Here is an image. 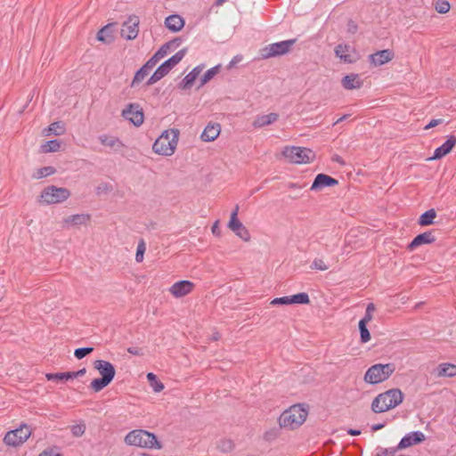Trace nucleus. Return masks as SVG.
<instances>
[{"mask_svg": "<svg viewBox=\"0 0 456 456\" xmlns=\"http://www.w3.org/2000/svg\"><path fill=\"white\" fill-rule=\"evenodd\" d=\"M127 352L133 355L142 356L143 354L142 349L136 346H130L127 348Z\"/></svg>", "mask_w": 456, "mask_h": 456, "instance_id": "54", "label": "nucleus"}, {"mask_svg": "<svg viewBox=\"0 0 456 456\" xmlns=\"http://www.w3.org/2000/svg\"><path fill=\"white\" fill-rule=\"evenodd\" d=\"M279 118L277 113H269L266 115L258 116L253 122L255 127H263L275 122Z\"/></svg>", "mask_w": 456, "mask_h": 456, "instance_id": "31", "label": "nucleus"}, {"mask_svg": "<svg viewBox=\"0 0 456 456\" xmlns=\"http://www.w3.org/2000/svg\"><path fill=\"white\" fill-rule=\"evenodd\" d=\"M170 43H166L163 45L160 46V48L151 57L155 63H158L162 58H164L168 52Z\"/></svg>", "mask_w": 456, "mask_h": 456, "instance_id": "42", "label": "nucleus"}, {"mask_svg": "<svg viewBox=\"0 0 456 456\" xmlns=\"http://www.w3.org/2000/svg\"><path fill=\"white\" fill-rule=\"evenodd\" d=\"M385 398H388V404L383 409H393L403 401V394L399 388H392L385 392Z\"/></svg>", "mask_w": 456, "mask_h": 456, "instance_id": "22", "label": "nucleus"}, {"mask_svg": "<svg viewBox=\"0 0 456 456\" xmlns=\"http://www.w3.org/2000/svg\"><path fill=\"white\" fill-rule=\"evenodd\" d=\"M93 364L94 368L99 371L101 378H105L112 382L116 375V370L111 362L104 360H95Z\"/></svg>", "mask_w": 456, "mask_h": 456, "instance_id": "13", "label": "nucleus"}, {"mask_svg": "<svg viewBox=\"0 0 456 456\" xmlns=\"http://www.w3.org/2000/svg\"><path fill=\"white\" fill-rule=\"evenodd\" d=\"M271 305H291L289 297H275L272 300Z\"/></svg>", "mask_w": 456, "mask_h": 456, "instance_id": "52", "label": "nucleus"}, {"mask_svg": "<svg viewBox=\"0 0 456 456\" xmlns=\"http://www.w3.org/2000/svg\"><path fill=\"white\" fill-rule=\"evenodd\" d=\"M147 379L154 392L159 393L164 389V384L158 379V377L154 373L149 372L147 374Z\"/></svg>", "mask_w": 456, "mask_h": 456, "instance_id": "35", "label": "nucleus"}, {"mask_svg": "<svg viewBox=\"0 0 456 456\" xmlns=\"http://www.w3.org/2000/svg\"><path fill=\"white\" fill-rule=\"evenodd\" d=\"M38 456H61L58 452H54L53 450H45L41 452Z\"/></svg>", "mask_w": 456, "mask_h": 456, "instance_id": "59", "label": "nucleus"}, {"mask_svg": "<svg viewBox=\"0 0 456 456\" xmlns=\"http://www.w3.org/2000/svg\"><path fill=\"white\" fill-rule=\"evenodd\" d=\"M96 38L102 43L110 44L114 40L110 25H106L101 28L97 32Z\"/></svg>", "mask_w": 456, "mask_h": 456, "instance_id": "32", "label": "nucleus"}, {"mask_svg": "<svg viewBox=\"0 0 456 456\" xmlns=\"http://www.w3.org/2000/svg\"><path fill=\"white\" fill-rule=\"evenodd\" d=\"M386 426V422L378 423L371 426V431L376 432L382 429Z\"/></svg>", "mask_w": 456, "mask_h": 456, "instance_id": "61", "label": "nucleus"}, {"mask_svg": "<svg viewBox=\"0 0 456 456\" xmlns=\"http://www.w3.org/2000/svg\"><path fill=\"white\" fill-rule=\"evenodd\" d=\"M426 436L421 431H412L401 439L399 444L396 445V449L402 450L414 444H419L424 442Z\"/></svg>", "mask_w": 456, "mask_h": 456, "instance_id": "15", "label": "nucleus"}, {"mask_svg": "<svg viewBox=\"0 0 456 456\" xmlns=\"http://www.w3.org/2000/svg\"><path fill=\"white\" fill-rule=\"evenodd\" d=\"M371 320H372V314L365 312L363 318H362L359 322H363L365 324H368Z\"/></svg>", "mask_w": 456, "mask_h": 456, "instance_id": "60", "label": "nucleus"}, {"mask_svg": "<svg viewBox=\"0 0 456 456\" xmlns=\"http://www.w3.org/2000/svg\"><path fill=\"white\" fill-rule=\"evenodd\" d=\"M157 63L150 58L134 74L130 86L134 87L141 83L144 77L149 74L150 70L156 66Z\"/></svg>", "mask_w": 456, "mask_h": 456, "instance_id": "21", "label": "nucleus"}, {"mask_svg": "<svg viewBox=\"0 0 456 456\" xmlns=\"http://www.w3.org/2000/svg\"><path fill=\"white\" fill-rule=\"evenodd\" d=\"M94 351V347H79L75 349L74 355L77 359L81 360Z\"/></svg>", "mask_w": 456, "mask_h": 456, "instance_id": "47", "label": "nucleus"}, {"mask_svg": "<svg viewBox=\"0 0 456 456\" xmlns=\"http://www.w3.org/2000/svg\"><path fill=\"white\" fill-rule=\"evenodd\" d=\"M110 383H111V381L106 379L105 378H98V379H93V381L90 384V387L94 390V392L97 393V392L102 391L103 388H105Z\"/></svg>", "mask_w": 456, "mask_h": 456, "instance_id": "36", "label": "nucleus"}, {"mask_svg": "<svg viewBox=\"0 0 456 456\" xmlns=\"http://www.w3.org/2000/svg\"><path fill=\"white\" fill-rule=\"evenodd\" d=\"M56 172L55 167L48 166L38 168L32 175L35 179H41L53 175Z\"/></svg>", "mask_w": 456, "mask_h": 456, "instance_id": "38", "label": "nucleus"}, {"mask_svg": "<svg viewBox=\"0 0 456 456\" xmlns=\"http://www.w3.org/2000/svg\"><path fill=\"white\" fill-rule=\"evenodd\" d=\"M179 134L180 131L177 128L164 131L154 142L153 151L162 156L173 155L177 147Z\"/></svg>", "mask_w": 456, "mask_h": 456, "instance_id": "2", "label": "nucleus"}, {"mask_svg": "<svg viewBox=\"0 0 456 456\" xmlns=\"http://www.w3.org/2000/svg\"><path fill=\"white\" fill-rule=\"evenodd\" d=\"M40 197L48 205L58 204L68 200L70 197V191L64 187L50 185L42 191Z\"/></svg>", "mask_w": 456, "mask_h": 456, "instance_id": "7", "label": "nucleus"}, {"mask_svg": "<svg viewBox=\"0 0 456 456\" xmlns=\"http://www.w3.org/2000/svg\"><path fill=\"white\" fill-rule=\"evenodd\" d=\"M338 184V181L332 176L326 175V174H318L312 185L310 190L311 191H319L325 187H333Z\"/></svg>", "mask_w": 456, "mask_h": 456, "instance_id": "16", "label": "nucleus"}, {"mask_svg": "<svg viewBox=\"0 0 456 456\" xmlns=\"http://www.w3.org/2000/svg\"><path fill=\"white\" fill-rule=\"evenodd\" d=\"M296 39H289L278 43L270 44L260 49L259 54L262 60L278 57L288 53L295 45Z\"/></svg>", "mask_w": 456, "mask_h": 456, "instance_id": "6", "label": "nucleus"}, {"mask_svg": "<svg viewBox=\"0 0 456 456\" xmlns=\"http://www.w3.org/2000/svg\"><path fill=\"white\" fill-rule=\"evenodd\" d=\"M98 139L102 145L109 146L116 151L125 146L124 143L118 137L102 134L99 136Z\"/></svg>", "mask_w": 456, "mask_h": 456, "instance_id": "30", "label": "nucleus"}, {"mask_svg": "<svg viewBox=\"0 0 456 456\" xmlns=\"http://www.w3.org/2000/svg\"><path fill=\"white\" fill-rule=\"evenodd\" d=\"M433 231H428L423 233L418 234L408 245L407 249L410 251L414 250L416 248L424 245L431 244L436 241V237Z\"/></svg>", "mask_w": 456, "mask_h": 456, "instance_id": "20", "label": "nucleus"}, {"mask_svg": "<svg viewBox=\"0 0 456 456\" xmlns=\"http://www.w3.org/2000/svg\"><path fill=\"white\" fill-rule=\"evenodd\" d=\"M290 304L307 305L310 303L309 296L305 292H300L289 296Z\"/></svg>", "mask_w": 456, "mask_h": 456, "instance_id": "39", "label": "nucleus"}, {"mask_svg": "<svg viewBox=\"0 0 456 456\" xmlns=\"http://www.w3.org/2000/svg\"><path fill=\"white\" fill-rule=\"evenodd\" d=\"M239 206L236 205L235 208L231 214L228 227L244 241H249L250 233L243 224L238 219Z\"/></svg>", "mask_w": 456, "mask_h": 456, "instance_id": "9", "label": "nucleus"}, {"mask_svg": "<svg viewBox=\"0 0 456 456\" xmlns=\"http://www.w3.org/2000/svg\"><path fill=\"white\" fill-rule=\"evenodd\" d=\"M436 373L437 377L453 378L456 376V364L449 362L440 363L436 369Z\"/></svg>", "mask_w": 456, "mask_h": 456, "instance_id": "27", "label": "nucleus"}, {"mask_svg": "<svg viewBox=\"0 0 456 456\" xmlns=\"http://www.w3.org/2000/svg\"><path fill=\"white\" fill-rule=\"evenodd\" d=\"M122 116L135 126H140L143 123V110L138 103H129L126 108L123 110Z\"/></svg>", "mask_w": 456, "mask_h": 456, "instance_id": "12", "label": "nucleus"}, {"mask_svg": "<svg viewBox=\"0 0 456 456\" xmlns=\"http://www.w3.org/2000/svg\"><path fill=\"white\" fill-rule=\"evenodd\" d=\"M202 71V67H195L190 73H188L184 78L178 84V88L182 90L190 89L193 86L196 78Z\"/></svg>", "mask_w": 456, "mask_h": 456, "instance_id": "26", "label": "nucleus"}, {"mask_svg": "<svg viewBox=\"0 0 456 456\" xmlns=\"http://www.w3.org/2000/svg\"><path fill=\"white\" fill-rule=\"evenodd\" d=\"M91 220L89 214H76L64 218L63 223L77 226L81 224H86Z\"/></svg>", "mask_w": 456, "mask_h": 456, "instance_id": "28", "label": "nucleus"}, {"mask_svg": "<svg viewBox=\"0 0 456 456\" xmlns=\"http://www.w3.org/2000/svg\"><path fill=\"white\" fill-rule=\"evenodd\" d=\"M282 155L295 164H307L315 159L314 151L309 148L297 146H286L282 151Z\"/></svg>", "mask_w": 456, "mask_h": 456, "instance_id": "5", "label": "nucleus"}, {"mask_svg": "<svg viewBox=\"0 0 456 456\" xmlns=\"http://www.w3.org/2000/svg\"><path fill=\"white\" fill-rule=\"evenodd\" d=\"M194 284L190 281H180L174 283L169 289L170 293L175 297H182L192 291Z\"/></svg>", "mask_w": 456, "mask_h": 456, "instance_id": "18", "label": "nucleus"}, {"mask_svg": "<svg viewBox=\"0 0 456 456\" xmlns=\"http://www.w3.org/2000/svg\"><path fill=\"white\" fill-rule=\"evenodd\" d=\"M307 411L300 404H295L285 410L279 417L280 428L294 430L299 428L306 419Z\"/></svg>", "mask_w": 456, "mask_h": 456, "instance_id": "1", "label": "nucleus"}, {"mask_svg": "<svg viewBox=\"0 0 456 456\" xmlns=\"http://www.w3.org/2000/svg\"><path fill=\"white\" fill-rule=\"evenodd\" d=\"M221 132V126L218 123L208 124L203 130L200 138L203 142H213Z\"/></svg>", "mask_w": 456, "mask_h": 456, "instance_id": "25", "label": "nucleus"}, {"mask_svg": "<svg viewBox=\"0 0 456 456\" xmlns=\"http://www.w3.org/2000/svg\"><path fill=\"white\" fill-rule=\"evenodd\" d=\"M186 52V48L179 50L176 53H175L169 59L165 61L158 68H159L160 70L167 76L169 73V71L183 60Z\"/></svg>", "mask_w": 456, "mask_h": 456, "instance_id": "19", "label": "nucleus"}, {"mask_svg": "<svg viewBox=\"0 0 456 456\" xmlns=\"http://www.w3.org/2000/svg\"><path fill=\"white\" fill-rule=\"evenodd\" d=\"M211 231H212V233L217 237H219L221 235V231L219 229V221L216 220L213 225H212V228H211Z\"/></svg>", "mask_w": 456, "mask_h": 456, "instance_id": "56", "label": "nucleus"}, {"mask_svg": "<svg viewBox=\"0 0 456 456\" xmlns=\"http://www.w3.org/2000/svg\"><path fill=\"white\" fill-rule=\"evenodd\" d=\"M455 145L456 136L453 134L448 135L446 141L440 147L435 150L434 155L431 158H428V160L441 159L442 158L448 155Z\"/></svg>", "mask_w": 456, "mask_h": 456, "instance_id": "14", "label": "nucleus"}, {"mask_svg": "<svg viewBox=\"0 0 456 456\" xmlns=\"http://www.w3.org/2000/svg\"><path fill=\"white\" fill-rule=\"evenodd\" d=\"M341 84L345 89L353 90L361 88L363 85V81L360 78L358 74L351 73L342 78Z\"/></svg>", "mask_w": 456, "mask_h": 456, "instance_id": "23", "label": "nucleus"}, {"mask_svg": "<svg viewBox=\"0 0 456 456\" xmlns=\"http://www.w3.org/2000/svg\"><path fill=\"white\" fill-rule=\"evenodd\" d=\"M436 217V211L434 208H430L420 215L418 224L420 226H428L434 224V220Z\"/></svg>", "mask_w": 456, "mask_h": 456, "instance_id": "33", "label": "nucleus"}, {"mask_svg": "<svg viewBox=\"0 0 456 456\" xmlns=\"http://www.w3.org/2000/svg\"><path fill=\"white\" fill-rule=\"evenodd\" d=\"M167 43H170L169 49L171 50L172 48L178 47L181 45L182 38L181 37H175L173 40L168 41Z\"/></svg>", "mask_w": 456, "mask_h": 456, "instance_id": "57", "label": "nucleus"}, {"mask_svg": "<svg viewBox=\"0 0 456 456\" xmlns=\"http://www.w3.org/2000/svg\"><path fill=\"white\" fill-rule=\"evenodd\" d=\"M60 148H61V142L58 140H51V141L45 142L41 146V151L44 153L56 152L60 150Z\"/></svg>", "mask_w": 456, "mask_h": 456, "instance_id": "37", "label": "nucleus"}, {"mask_svg": "<svg viewBox=\"0 0 456 456\" xmlns=\"http://www.w3.org/2000/svg\"><path fill=\"white\" fill-rule=\"evenodd\" d=\"M140 19L137 15H129L124 21L121 29V37L126 40H133L137 37L139 33Z\"/></svg>", "mask_w": 456, "mask_h": 456, "instance_id": "11", "label": "nucleus"}, {"mask_svg": "<svg viewBox=\"0 0 456 456\" xmlns=\"http://www.w3.org/2000/svg\"><path fill=\"white\" fill-rule=\"evenodd\" d=\"M332 160L335 161V162H338L341 165H344L345 164V161L344 159H342V157H340L339 155H334L332 157Z\"/></svg>", "mask_w": 456, "mask_h": 456, "instance_id": "64", "label": "nucleus"}, {"mask_svg": "<svg viewBox=\"0 0 456 456\" xmlns=\"http://www.w3.org/2000/svg\"><path fill=\"white\" fill-rule=\"evenodd\" d=\"M395 57V53L390 49L378 51L369 56L370 62L375 67L384 65Z\"/></svg>", "mask_w": 456, "mask_h": 456, "instance_id": "17", "label": "nucleus"}, {"mask_svg": "<svg viewBox=\"0 0 456 456\" xmlns=\"http://www.w3.org/2000/svg\"><path fill=\"white\" fill-rule=\"evenodd\" d=\"M221 65H216L208 69L200 79V86H204L210 81L220 70Z\"/></svg>", "mask_w": 456, "mask_h": 456, "instance_id": "41", "label": "nucleus"}, {"mask_svg": "<svg viewBox=\"0 0 456 456\" xmlns=\"http://www.w3.org/2000/svg\"><path fill=\"white\" fill-rule=\"evenodd\" d=\"M358 30V25L353 20H349L347 22V31L351 34H355Z\"/></svg>", "mask_w": 456, "mask_h": 456, "instance_id": "53", "label": "nucleus"}, {"mask_svg": "<svg viewBox=\"0 0 456 456\" xmlns=\"http://www.w3.org/2000/svg\"><path fill=\"white\" fill-rule=\"evenodd\" d=\"M395 363H376L367 370L363 379L368 384L377 385L387 380L395 372Z\"/></svg>", "mask_w": 456, "mask_h": 456, "instance_id": "4", "label": "nucleus"}, {"mask_svg": "<svg viewBox=\"0 0 456 456\" xmlns=\"http://www.w3.org/2000/svg\"><path fill=\"white\" fill-rule=\"evenodd\" d=\"M184 20L179 14H171L165 20V26L172 32L180 31L184 26Z\"/></svg>", "mask_w": 456, "mask_h": 456, "instance_id": "24", "label": "nucleus"}, {"mask_svg": "<svg viewBox=\"0 0 456 456\" xmlns=\"http://www.w3.org/2000/svg\"><path fill=\"white\" fill-rule=\"evenodd\" d=\"M384 395L386 396L385 392L378 395L373 399V401L371 403V410L373 412L382 413V412H385L389 410V409H382L388 404V400H387L388 398H385Z\"/></svg>", "mask_w": 456, "mask_h": 456, "instance_id": "29", "label": "nucleus"}, {"mask_svg": "<svg viewBox=\"0 0 456 456\" xmlns=\"http://www.w3.org/2000/svg\"><path fill=\"white\" fill-rule=\"evenodd\" d=\"M86 373V369L82 368L77 371H71L72 379L84 376Z\"/></svg>", "mask_w": 456, "mask_h": 456, "instance_id": "58", "label": "nucleus"}, {"mask_svg": "<svg viewBox=\"0 0 456 456\" xmlns=\"http://www.w3.org/2000/svg\"><path fill=\"white\" fill-rule=\"evenodd\" d=\"M47 133L45 135L54 134V135H61L65 133L66 128L65 125L62 121H55L49 125L47 128L45 129Z\"/></svg>", "mask_w": 456, "mask_h": 456, "instance_id": "34", "label": "nucleus"}, {"mask_svg": "<svg viewBox=\"0 0 456 456\" xmlns=\"http://www.w3.org/2000/svg\"><path fill=\"white\" fill-rule=\"evenodd\" d=\"M398 451L399 450L396 449V446L388 447V448H380L379 452L377 453L376 455H378V456H395Z\"/></svg>", "mask_w": 456, "mask_h": 456, "instance_id": "50", "label": "nucleus"}, {"mask_svg": "<svg viewBox=\"0 0 456 456\" xmlns=\"http://www.w3.org/2000/svg\"><path fill=\"white\" fill-rule=\"evenodd\" d=\"M335 54L341 61L348 64L355 63L360 60V54L355 50L346 44H339L335 47Z\"/></svg>", "mask_w": 456, "mask_h": 456, "instance_id": "10", "label": "nucleus"}, {"mask_svg": "<svg viewBox=\"0 0 456 456\" xmlns=\"http://www.w3.org/2000/svg\"><path fill=\"white\" fill-rule=\"evenodd\" d=\"M358 328H359V331H360V340H361V343L364 344V343H367L370 340V333L367 328V324L363 323V322H359L358 323Z\"/></svg>", "mask_w": 456, "mask_h": 456, "instance_id": "43", "label": "nucleus"}, {"mask_svg": "<svg viewBox=\"0 0 456 456\" xmlns=\"http://www.w3.org/2000/svg\"><path fill=\"white\" fill-rule=\"evenodd\" d=\"M281 435L280 428H273L264 433L263 438L266 442H273L276 440Z\"/></svg>", "mask_w": 456, "mask_h": 456, "instance_id": "46", "label": "nucleus"}, {"mask_svg": "<svg viewBox=\"0 0 456 456\" xmlns=\"http://www.w3.org/2000/svg\"><path fill=\"white\" fill-rule=\"evenodd\" d=\"M85 430H86V426L84 424L74 425L71 427V433L75 436H81L85 433Z\"/></svg>", "mask_w": 456, "mask_h": 456, "instance_id": "51", "label": "nucleus"}, {"mask_svg": "<svg viewBox=\"0 0 456 456\" xmlns=\"http://www.w3.org/2000/svg\"><path fill=\"white\" fill-rule=\"evenodd\" d=\"M444 122V120L442 118H438V119H431L428 125H426V126L424 127L425 130H428V129H430V128H433L440 124H442Z\"/></svg>", "mask_w": 456, "mask_h": 456, "instance_id": "55", "label": "nucleus"}, {"mask_svg": "<svg viewBox=\"0 0 456 456\" xmlns=\"http://www.w3.org/2000/svg\"><path fill=\"white\" fill-rule=\"evenodd\" d=\"M145 249H146L145 243H144L143 240H141L140 242L138 243L136 253H135L136 262H138V263L142 262Z\"/></svg>", "mask_w": 456, "mask_h": 456, "instance_id": "48", "label": "nucleus"}, {"mask_svg": "<svg viewBox=\"0 0 456 456\" xmlns=\"http://www.w3.org/2000/svg\"><path fill=\"white\" fill-rule=\"evenodd\" d=\"M311 268L319 271H326L329 269V265H326L322 259L315 258L311 265Z\"/></svg>", "mask_w": 456, "mask_h": 456, "instance_id": "49", "label": "nucleus"}, {"mask_svg": "<svg viewBox=\"0 0 456 456\" xmlns=\"http://www.w3.org/2000/svg\"><path fill=\"white\" fill-rule=\"evenodd\" d=\"M45 378L47 380H69L72 379L71 371L67 372H57V373H46Z\"/></svg>", "mask_w": 456, "mask_h": 456, "instance_id": "40", "label": "nucleus"}, {"mask_svg": "<svg viewBox=\"0 0 456 456\" xmlns=\"http://www.w3.org/2000/svg\"><path fill=\"white\" fill-rule=\"evenodd\" d=\"M125 442L129 445L143 448H161V444L158 441L157 436L153 433L142 429L130 431L126 436Z\"/></svg>", "mask_w": 456, "mask_h": 456, "instance_id": "3", "label": "nucleus"}, {"mask_svg": "<svg viewBox=\"0 0 456 456\" xmlns=\"http://www.w3.org/2000/svg\"><path fill=\"white\" fill-rule=\"evenodd\" d=\"M234 444L231 439H223L217 444V449L224 453L232 452Z\"/></svg>", "mask_w": 456, "mask_h": 456, "instance_id": "44", "label": "nucleus"}, {"mask_svg": "<svg viewBox=\"0 0 456 456\" xmlns=\"http://www.w3.org/2000/svg\"><path fill=\"white\" fill-rule=\"evenodd\" d=\"M159 80L157 79V77H155L154 74H152L150 78L147 80L146 82V86H151V85H153L155 83H157Z\"/></svg>", "mask_w": 456, "mask_h": 456, "instance_id": "63", "label": "nucleus"}, {"mask_svg": "<svg viewBox=\"0 0 456 456\" xmlns=\"http://www.w3.org/2000/svg\"><path fill=\"white\" fill-rule=\"evenodd\" d=\"M153 74L155 75V77H157L158 80H160L161 78H163L166 75L160 70L159 68H157V69L153 72Z\"/></svg>", "mask_w": 456, "mask_h": 456, "instance_id": "62", "label": "nucleus"}, {"mask_svg": "<svg viewBox=\"0 0 456 456\" xmlns=\"http://www.w3.org/2000/svg\"><path fill=\"white\" fill-rule=\"evenodd\" d=\"M30 435L29 427L22 424L20 428L8 431L4 437V442L7 445L16 447L25 443Z\"/></svg>", "mask_w": 456, "mask_h": 456, "instance_id": "8", "label": "nucleus"}, {"mask_svg": "<svg viewBox=\"0 0 456 456\" xmlns=\"http://www.w3.org/2000/svg\"><path fill=\"white\" fill-rule=\"evenodd\" d=\"M435 9L438 13L445 14L451 9V4L447 0H437L435 4Z\"/></svg>", "mask_w": 456, "mask_h": 456, "instance_id": "45", "label": "nucleus"}]
</instances>
